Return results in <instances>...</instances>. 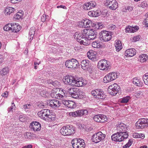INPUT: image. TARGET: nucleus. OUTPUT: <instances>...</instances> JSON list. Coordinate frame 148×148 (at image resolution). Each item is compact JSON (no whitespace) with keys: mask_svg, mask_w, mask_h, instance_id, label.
Segmentation results:
<instances>
[{"mask_svg":"<svg viewBox=\"0 0 148 148\" xmlns=\"http://www.w3.org/2000/svg\"><path fill=\"white\" fill-rule=\"evenodd\" d=\"M63 82L65 84L72 86L81 87L85 86L87 82L82 77H75L71 75H67L64 77Z\"/></svg>","mask_w":148,"mask_h":148,"instance_id":"f257e3e1","label":"nucleus"},{"mask_svg":"<svg viewBox=\"0 0 148 148\" xmlns=\"http://www.w3.org/2000/svg\"><path fill=\"white\" fill-rule=\"evenodd\" d=\"M106 95L103 90L99 89L93 90V101L96 103L100 101V99H103L106 97Z\"/></svg>","mask_w":148,"mask_h":148,"instance_id":"f03ea898","label":"nucleus"},{"mask_svg":"<svg viewBox=\"0 0 148 148\" xmlns=\"http://www.w3.org/2000/svg\"><path fill=\"white\" fill-rule=\"evenodd\" d=\"M61 134L64 136H69L75 133L74 128L69 125L63 126L60 130Z\"/></svg>","mask_w":148,"mask_h":148,"instance_id":"7ed1b4c3","label":"nucleus"},{"mask_svg":"<svg viewBox=\"0 0 148 148\" xmlns=\"http://www.w3.org/2000/svg\"><path fill=\"white\" fill-rule=\"evenodd\" d=\"M75 39L77 41L80 42L81 44L87 46L90 44V40H86L85 38H83L81 33L79 32H76L74 35Z\"/></svg>","mask_w":148,"mask_h":148,"instance_id":"20e7f679","label":"nucleus"},{"mask_svg":"<svg viewBox=\"0 0 148 148\" xmlns=\"http://www.w3.org/2000/svg\"><path fill=\"white\" fill-rule=\"evenodd\" d=\"M71 143L73 148H84L85 147L84 140L80 138L73 139Z\"/></svg>","mask_w":148,"mask_h":148,"instance_id":"39448f33","label":"nucleus"},{"mask_svg":"<svg viewBox=\"0 0 148 148\" xmlns=\"http://www.w3.org/2000/svg\"><path fill=\"white\" fill-rule=\"evenodd\" d=\"M99 37L101 40L107 42L110 40L112 38V33L106 30H102L99 34Z\"/></svg>","mask_w":148,"mask_h":148,"instance_id":"423d86ee","label":"nucleus"},{"mask_svg":"<svg viewBox=\"0 0 148 148\" xmlns=\"http://www.w3.org/2000/svg\"><path fill=\"white\" fill-rule=\"evenodd\" d=\"M90 110L89 108L87 109H82L77 110L74 112H71L69 113V115L73 117L81 116L83 115H87Z\"/></svg>","mask_w":148,"mask_h":148,"instance_id":"0eeeda50","label":"nucleus"},{"mask_svg":"<svg viewBox=\"0 0 148 148\" xmlns=\"http://www.w3.org/2000/svg\"><path fill=\"white\" fill-rule=\"evenodd\" d=\"M97 66L101 70H107L110 67V62L104 59L100 60L98 63Z\"/></svg>","mask_w":148,"mask_h":148,"instance_id":"6e6552de","label":"nucleus"},{"mask_svg":"<svg viewBox=\"0 0 148 148\" xmlns=\"http://www.w3.org/2000/svg\"><path fill=\"white\" fill-rule=\"evenodd\" d=\"M65 65L67 67L69 68L75 69L79 66V64L77 60L75 59L72 58L66 61Z\"/></svg>","mask_w":148,"mask_h":148,"instance_id":"1a4fd4ad","label":"nucleus"},{"mask_svg":"<svg viewBox=\"0 0 148 148\" xmlns=\"http://www.w3.org/2000/svg\"><path fill=\"white\" fill-rule=\"evenodd\" d=\"M138 129H142L148 126V119L143 118L138 120L135 124Z\"/></svg>","mask_w":148,"mask_h":148,"instance_id":"9d476101","label":"nucleus"},{"mask_svg":"<svg viewBox=\"0 0 148 148\" xmlns=\"http://www.w3.org/2000/svg\"><path fill=\"white\" fill-rule=\"evenodd\" d=\"M92 29H85L81 31V34L83 38H85L86 40H92Z\"/></svg>","mask_w":148,"mask_h":148,"instance_id":"9b49d317","label":"nucleus"},{"mask_svg":"<svg viewBox=\"0 0 148 148\" xmlns=\"http://www.w3.org/2000/svg\"><path fill=\"white\" fill-rule=\"evenodd\" d=\"M117 77V73L115 72L110 73L107 74L104 77L103 81L105 83L109 82L115 80Z\"/></svg>","mask_w":148,"mask_h":148,"instance_id":"f8f14e48","label":"nucleus"},{"mask_svg":"<svg viewBox=\"0 0 148 148\" xmlns=\"http://www.w3.org/2000/svg\"><path fill=\"white\" fill-rule=\"evenodd\" d=\"M106 135L101 132H99L93 134V142L97 143L104 139Z\"/></svg>","mask_w":148,"mask_h":148,"instance_id":"ddd939ff","label":"nucleus"},{"mask_svg":"<svg viewBox=\"0 0 148 148\" xmlns=\"http://www.w3.org/2000/svg\"><path fill=\"white\" fill-rule=\"evenodd\" d=\"M116 130L119 132H123V134H128V132L127 131V127L126 125L123 123H118L117 124Z\"/></svg>","mask_w":148,"mask_h":148,"instance_id":"4468645a","label":"nucleus"},{"mask_svg":"<svg viewBox=\"0 0 148 148\" xmlns=\"http://www.w3.org/2000/svg\"><path fill=\"white\" fill-rule=\"evenodd\" d=\"M93 23V25H94ZM104 26L101 23H98L93 25V40L95 39L96 38L98 32L97 30L99 29H102Z\"/></svg>","mask_w":148,"mask_h":148,"instance_id":"2eb2a0df","label":"nucleus"},{"mask_svg":"<svg viewBox=\"0 0 148 148\" xmlns=\"http://www.w3.org/2000/svg\"><path fill=\"white\" fill-rule=\"evenodd\" d=\"M108 89L111 90L110 94L112 95H115L118 92L120 89V87L116 84H114L109 86Z\"/></svg>","mask_w":148,"mask_h":148,"instance_id":"dca6fc26","label":"nucleus"},{"mask_svg":"<svg viewBox=\"0 0 148 148\" xmlns=\"http://www.w3.org/2000/svg\"><path fill=\"white\" fill-rule=\"evenodd\" d=\"M93 119L97 122L104 123L107 120V117L103 114H98L95 115Z\"/></svg>","mask_w":148,"mask_h":148,"instance_id":"f3484780","label":"nucleus"},{"mask_svg":"<svg viewBox=\"0 0 148 148\" xmlns=\"http://www.w3.org/2000/svg\"><path fill=\"white\" fill-rule=\"evenodd\" d=\"M104 5L106 6H108L110 9L115 10L118 7V5L116 1H112L105 2Z\"/></svg>","mask_w":148,"mask_h":148,"instance_id":"a211bd4d","label":"nucleus"},{"mask_svg":"<svg viewBox=\"0 0 148 148\" xmlns=\"http://www.w3.org/2000/svg\"><path fill=\"white\" fill-rule=\"evenodd\" d=\"M50 111V110L48 109H42L38 112V115L40 118L45 120L46 117L48 115Z\"/></svg>","mask_w":148,"mask_h":148,"instance_id":"6ab92c4d","label":"nucleus"},{"mask_svg":"<svg viewBox=\"0 0 148 148\" xmlns=\"http://www.w3.org/2000/svg\"><path fill=\"white\" fill-rule=\"evenodd\" d=\"M29 127L34 131H37L40 130L41 125L38 122H33L30 124Z\"/></svg>","mask_w":148,"mask_h":148,"instance_id":"aec40b11","label":"nucleus"},{"mask_svg":"<svg viewBox=\"0 0 148 148\" xmlns=\"http://www.w3.org/2000/svg\"><path fill=\"white\" fill-rule=\"evenodd\" d=\"M61 103L57 99H53L50 101L49 106L52 108H56L61 105Z\"/></svg>","mask_w":148,"mask_h":148,"instance_id":"412c9836","label":"nucleus"},{"mask_svg":"<svg viewBox=\"0 0 148 148\" xmlns=\"http://www.w3.org/2000/svg\"><path fill=\"white\" fill-rule=\"evenodd\" d=\"M136 54V50L134 49H130L126 50L125 53V55L126 56L131 57Z\"/></svg>","mask_w":148,"mask_h":148,"instance_id":"4be33fe9","label":"nucleus"},{"mask_svg":"<svg viewBox=\"0 0 148 148\" xmlns=\"http://www.w3.org/2000/svg\"><path fill=\"white\" fill-rule=\"evenodd\" d=\"M139 29L138 27L136 26L134 27L128 26L125 28V32L126 33H134L136 32Z\"/></svg>","mask_w":148,"mask_h":148,"instance_id":"5701e85b","label":"nucleus"},{"mask_svg":"<svg viewBox=\"0 0 148 148\" xmlns=\"http://www.w3.org/2000/svg\"><path fill=\"white\" fill-rule=\"evenodd\" d=\"M123 132H118V139L117 141L121 142L124 139L127 138L128 136L127 134H123Z\"/></svg>","mask_w":148,"mask_h":148,"instance_id":"b1692460","label":"nucleus"},{"mask_svg":"<svg viewBox=\"0 0 148 148\" xmlns=\"http://www.w3.org/2000/svg\"><path fill=\"white\" fill-rule=\"evenodd\" d=\"M133 83L134 84L139 87H142L144 84L142 81L138 77H135L133 79Z\"/></svg>","mask_w":148,"mask_h":148,"instance_id":"393cba45","label":"nucleus"},{"mask_svg":"<svg viewBox=\"0 0 148 148\" xmlns=\"http://www.w3.org/2000/svg\"><path fill=\"white\" fill-rule=\"evenodd\" d=\"M89 61L88 60H83L81 62V68L84 70L88 69L89 66Z\"/></svg>","mask_w":148,"mask_h":148,"instance_id":"a878e982","label":"nucleus"},{"mask_svg":"<svg viewBox=\"0 0 148 148\" xmlns=\"http://www.w3.org/2000/svg\"><path fill=\"white\" fill-rule=\"evenodd\" d=\"M12 24V31L13 32L16 33L20 30L21 27L18 23H13Z\"/></svg>","mask_w":148,"mask_h":148,"instance_id":"bb28decb","label":"nucleus"},{"mask_svg":"<svg viewBox=\"0 0 148 148\" xmlns=\"http://www.w3.org/2000/svg\"><path fill=\"white\" fill-rule=\"evenodd\" d=\"M15 10L16 9L14 8L7 7L5 9L4 13L6 15H10V14L13 13Z\"/></svg>","mask_w":148,"mask_h":148,"instance_id":"cd10ccee","label":"nucleus"},{"mask_svg":"<svg viewBox=\"0 0 148 148\" xmlns=\"http://www.w3.org/2000/svg\"><path fill=\"white\" fill-rule=\"evenodd\" d=\"M115 46L117 51L119 52L122 48V45L121 42L119 40H116L115 41Z\"/></svg>","mask_w":148,"mask_h":148,"instance_id":"c85d7f7f","label":"nucleus"},{"mask_svg":"<svg viewBox=\"0 0 148 148\" xmlns=\"http://www.w3.org/2000/svg\"><path fill=\"white\" fill-rule=\"evenodd\" d=\"M95 5H93V17H96L101 14V12L99 8H95Z\"/></svg>","mask_w":148,"mask_h":148,"instance_id":"c756f323","label":"nucleus"},{"mask_svg":"<svg viewBox=\"0 0 148 148\" xmlns=\"http://www.w3.org/2000/svg\"><path fill=\"white\" fill-rule=\"evenodd\" d=\"M138 59L141 62H144L148 60V55L146 54L140 55Z\"/></svg>","mask_w":148,"mask_h":148,"instance_id":"7c9ffc66","label":"nucleus"},{"mask_svg":"<svg viewBox=\"0 0 148 148\" xmlns=\"http://www.w3.org/2000/svg\"><path fill=\"white\" fill-rule=\"evenodd\" d=\"M46 118L45 119V121L51 122L54 121L55 119V116L51 114L50 112H49V113L47 115Z\"/></svg>","mask_w":148,"mask_h":148,"instance_id":"2f4dec72","label":"nucleus"},{"mask_svg":"<svg viewBox=\"0 0 148 148\" xmlns=\"http://www.w3.org/2000/svg\"><path fill=\"white\" fill-rule=\"evenodd\" d=\"M58 90L57 88H53L51 92V93H49V98L51 97L53 98H55L56 96V94L57 93Z\"/></svg>","mask_w":148,"mask_h":148,"instance_id":"473e14b6","label":"nucleus"},{"mask_svg":"<svg viewBox=\"0 0 148 148\" xmlns=\"http://www.w3.org/2000/svg\"><path fill=\"white\" fill-rule=\"evenodd\" d=\"M39 92L40 95L41 96L45 98H49V93L47 92V91L45 90H40Z\"/></svg>","mask_w":148,"mask_h":148,"instance_id":"72a5a7b5","label":"nucleus"},{"mask_svg":"<svg viewBox=\"0 0 148 148\" xmlns=\"http://www.w3.org/2000/svg\"><path fill=\"white\" fill-rule=\"evenodd\" d=\"M131 99V97L130 96H127L121 99L120 101L121 103H127Z\"/></svg>","mask_w":148,"mask_h":148,"instance_id":"f704fd0d","label":"nucleus"},{"mask_svg":"<svg viewBox=\"0 0 148 148\" xmlns=\"http://www.w3.org/2000/svg\"><path fill=\"white\" fill-rule=\"evenodd\" d=\"M77 92L78 94V99H82L86 97V95L85 92L79 90H77Z\"/></svg>","mask_w":148,"mask_h":148,"instance_id":"c9c22d12","label":"nucleus"},{"mask_svg":"<svg viewBox=\"0 0 148 148\" xmlns=\"http://www.w3.org/2000/svg\"><path fill=\"white\" fill-rule=\"evenodd\" d=\"M12 23L6 24L3 27V29L4 30L7 31H12Z\"/></svg>","mask_w":148,"mask_h":148,"instance_id":"e433bc0d","label":"nucleus"},{"mask_svg":"<svg viewBox=\"0 0 148 148\" xmlns=\"http://www.w3.org/2000/svg\"><path fill=\"white\" fill-rule=\"evenodd\" d=\"M9 70L7 67H5L2 69L0 71V74L2 76L7 75L9 73Z\"/></svg>","mask_w":148,"mask_h":148,"instance_id":"4c0bfd02","label":"nucleus"},{"mask_svg":"<svg viewBox=\"0 0 148 148\" xmlns=\"http://www.w3.org/2000/svg\"><path fill=\"white\" fill-rule=\"evenodd\" d=\"M23 15V11L19 12L17 13L16 15L14 16L15 19H19L20 18L22 19Z\"/></svg>","mask_w":148,"mask_h":148,"instance_id":"58836bf2","label":"nucleus"},{"mask_svg":"<svg viewBox=\"0 0 148 148\" xmlns=\"http://www.w3.org/2000/svg\"><path fill=\"white\" fill-rule=\"evenodd\" d=\"M92 6L90 3H85L83 5L84 9L85 10H88L92 8Z\"/></svg>","mask_w":148,"mask_h":148,"instance_id":"ea45409f","label":"nucleus"},{"mask_svg":"<svg viewBox=\"0 0 148 148\" xmlns=\"http://www.w3.org/2000/svg\"><path fill=\"white\" fill-rule=\"evenodd\" d=\"M143 79L144 83L148 85V73H146L143 76Z\"/></svg>","mask_w":148,"mask_h":148,"instance_id":"a19ab883","label":"nucleus"},{"mask_svg":"<svg viewBox=\"0 0 148 148\" xmlns=\"http://www.w3.org/2000/svg\"><path fill=\"white\" fill-rule=\"evenodd\" d=\"M69 108H74L76 107L75 103L73 101L70 100L69 102H68V104L67 106Z\"/></svg>","mask_w":148,"mask_h":148,"instance_id":"79ce46f5","label":"nucleus"},{"mask_svg":"<svg viewBox=\"0 0 148 148\" xmlns=\"http://www.w3.org/2000/svg\"><path fill=\"white\" fill-rule=\"evenodd\" d=\"M101 46L100 42L99 40L93 41V48H99Z\"/></svg>","mask_w":148,"mask_h":148,"instance_id":"37998d69","label":"nucleus"},{"mask_svg":"<svg viewBox=\"0 0 148 148\" xmlns=\"http://www.w3.org/2000/svg\"><path fill=\"white\" fill-rule=\"evenodd\" d=\"M27 117L26 115H21L19 116V120L22 122H25L26 121Z\"/></svg>","mask_w":148,"mask_h":148,"instance_id":"c03bdc74","label":"nucleus"},{"mask_svg":"<svg viewBox=\"0 0 148 148\" xmlns=\"http://www.w3.org/2000/svg\"><path fill=\"white\" fill-rule=\"evenodd\" d=\"M84 21L85 24L84 28L90 27V25L91 24V21L87 19H84Z\"/></svg>","mask_w":148,"mask_h":148,"instance_id":"a18cd8bd","label":"nucleus"},{"mask_svg":"<svg viewBox=\"0 0 148 148\" xmlns=\"http://www.w3.org/2000/svg\"><path fill=\"white\" fill-rule=\"evenodd\" d=\"M118 132L116 133H115L111 136V138L112 140H114L115 141H117V139H118Z\"/></svg>","mask_w":148,"mask_h":148,"instance_id":"49530a36","label":"nucleus"},{"mask_svg":"<svg viewBox=\"0 0 148 148\" xmlns=\"http://www.w3.org/2000/svg\"><path fill=\"white\" fill-rule=\"evenodd\" d=\"M32 105L31 104L25 105H24L23 108L25 111L26 112H28L29 111Z\"/></svg>","mask_w":148,"mask_h":148,"instance_id":"de8ad7c7","label":"nucleus"},{"mask_svg":"<svg viewBox=\"0 0 148 148\" xmlns=\"http://www.w3.org/2000/svg\"><path fill=\"white\" fill-rule=\"evenodd\" d=\"M143 94V92L141 91H138L136 92L135 96L137 98H139L142 97Z\"/></svg>","mask_w":148,"mask_h":148,"instance_id":"09e8293b","label":"nucleus"},{"mask_svg":"<svg viewBox=\"0 0 148 148\" xmlns=\"http://www.w3.org/2000/svg\"><path fill=\"white\" fill-rule=\"evenodd\" d=\"M48 83L49 84H51L54 86H56L59 84V83L58 81H53L50 79L48 81Z\"/></svg>","mask_w":148,"mask_h":148,"instance_id":"8fccbe9b","label":"nucleus"},{"mask_svg":"<svg viewBox=\"0 0 148 148\" xmlns=\"http://www.w3.org/2000/svg\"><path fill=\"white\" fill-rule=\"evenodd\" d=\"M138 5L140 7L145 8L147 7L148 4L146 1H144Z\"/></svg>","mask_w":148,"mask_h":148,"instance_id":"3c124183","label":"nucleus"},{"mask_svg":"<svg viewBox=\"0 0 148 148\" xmlns=\"http://www.w3.org/2000/svg\"><path fill=\"white\" fill-rule=\"evenodd\" d=\"M92 51L91 50L88 51L87 53V56L88 58L90 60L92 59Z\"/></svg>","mask_w":148,"mask_h":148,"instance_id":"603ef678","label":"nucleus"},{"mask_svg":"<svg viewBox=\"0 0 148 148\" xmlns=\"http://www.w3.org/2000/svg\"><path fill=\"white\" fill-rule=\"evenodd\" d=\"M132 142L130 140H129L128 143L125 145L123 146V148H129L132 145Z\"/></svg>","mask_w":148,"mask_h":148,"instance_id":"864d4df0","label":"nucleus"},{"mask_svg":"<svg viewBox=\"0 0 148 148\" xmlns=\"http://www.w3.org/2000/svg\"><path fill=\"white\" fill-rule=\"evenodd\" d=\"M64 95L57 92V94H56L57 96H56V97H55V98H56L58 99H61L62 98H63L65 96V95Z\"/></svg>","mask_w":148,"mask_h":148,"instance_id":"5fc2aeb1","label":"nucleus"},{"mask_svg":"<svg viewBox=\"0 0 148 148\" xmlns=\"http://www.w3.org/2000/svg\"><path fill=\"white\" fill-rule=\"evenodd\" d=\"M78 94L77 92V90H76L75 92L73 93L72 94V97L75 99H78Z\"/></svg>","mask_w":148,"mask_h":148,"instance_id":"6e6d98bb","label":"nucleus"},{"mask_svg":"<svg viewBox=\"0 0 148 148\" xmlns=\"http://www.w3.org/2000/svg\"><path fill=\"white\" fill-rule=\"evenodd\" d=\"M139 39V36L138 35L136 36L133 37L132 38V40L133 42H136L138 41Z\"/></svg>","mask_w":148,"mask_h":148,"instance_id":"4d7b16f0","label":"nucleus"},{"mask_svg":"<svg viewBox=\"0 0 148 148\" xmlns=\"http://www.w3.org/2000/svg\"><path fill=\"white\" fill-rule=\"evenodd\" d=\"M35 31V28L34 27H32L30 29L29 34H34Z\"/></svg>","mask_w":148,"mask_h":148,"instance_id":"13d9d810","label":"nucleus"},{"mask_svg":"<svg viewBox=\"0 0 148 148\" xmlns=\"http://www.w3.org/2000/svg\"><path fill=\"white\" fill-rule=\"evenodd\" d=\"M48 16H46V14H44L41 17V21L42 22H45L47 19V17H48Z\"/></svg>","mask_w":148,"mask_h":148,"instance_id":"bf43d9fd","label":"nucleus"},{"mask_svg":"<svg viewBox=\"0 0 148 148\" xmlns=\"http://www.w3.org/2000/svg\"><path fill=\"white\" fill-rule=\"evenodd\" d=\"M84 19L82 20L81 21H80L79 23V26L80 27H84L85 26V24L84 23Z\"/></svg>","mask_w":148,"mask_h":148,"instance_id":"052dcab7","label":"nucleus"},{"mask_svg":"<svg viewBox=\"0 0 148 148\" xmlns=\"http://www.w3.org/2000/svg\"><path fill=\"white\" fill-rule=\"evenodd\" d=\"M69 101L70 100H66L65 99L63 100L62 101V103L65 106H67L68 104V102H69Z\"/></svg>","mask_w":148,"mask_h":148,"instance_id":"680f3d73","label":"nucleus"},{"mask_svg":"<svg viewBox=\"0 0 148 148\" xmlns=\"http://www.w3.org/2000/svg\"><path fill=\"white\" fill-rule=\"evenodd\" d=\"M108 10L106 9H104L101 12V13L102 15H106L108 14Z\"/></svg>","mask_w":148,"mask_h":148,"instance_id":"e2e57ef3","label":"nucleus"},{"mask_svg":"<svg viewBox=\"0 0 148 148\" xmlns=\"http://www.w3.org/2000/svg\"><path fill=\"white\" fill-rule=\"evenodd\" d=\"M138 138H141L143 139L144 138L145 136L144 134L142 133H138Z\"/></svg>","mask_w":148,"mask_h":148,"instance_id":"0e129e2a","label":"nucleus"},{"mask_svg":"<svg viewBox=\"0 0 148 148\" xmlns=\"http://www.w3.org/2000/svg\"><path fill=\"white\" fill-rule=\"evenodd\" d=\"M26 137L30 139L32 138V134H31L30 132H27L26 133Z\"/></svg>","mask_w":148,"mask_h":148,"instance_id":"69168bd1","label":"nucleus"},{"mask_svg":"<svg viewBox=\"0 0 148 148\" xmlns=\"http://www.w3.org/2000/svg\"><path fill=\"white\" fill-rule=\"evenodd\" d=\"M109 28L111 30H114L115 28L116 27V26L113 25H109Z\"/></svg>","mask_w":148,"mask_h":148,"instance_id":"338daca9","label":"nucleus"},{"mask_svg":"<svg viewBox=\"0 0 148 148\" xmlns=\"http://www.w3.org/2000/svg\"><path fill=\"white\" fill-rule=\"evenodd\" d=\"M1 96L4 97H7L8 96V92H5L2 94Z\"/></svg>","mask_w":148,"mask_h":148,"instance_id":"774afa93","label":"nucleus"}]
</instances>
